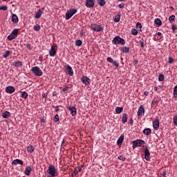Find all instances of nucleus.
<instances>
[{"label": "nucleus", "instance_id": "f03ea898", "mask_svg": "<svg viewBox=\"0 0 177 177\" xmlns=\"http://www.w3.org/2000/svg\"><path fill=\"white\" fill-rule=\"evenodd\" d=\"M31 71L36 77H42L44 75V72H42V70L39 66L32 67Z\"/></svg>", "mask_w": 177, "mask_h": 177}, {"label": "nucleus", "instance_id": "6ab92c4d", "mask_svg": "<svg viewBox=\"0 0 177 177\" xmlns=\"http://www.w3.org/2000/svg\"><path fill=\"white\" fill-rule=\"evenodd\" d=\"M32 171V168H31L30 166H27L25 169L24 174L25 175H27V176H30Z\"/></svg>", "mask_w": 177, "mask_h": 177}, {"label": "nucleus", "instance_id": "69168bd1", "mask_svg": "<svg viewBox=\"0 0 177 177\" xmlns=\"http://www.w3.org/2000/svg\"><path fill=\"white\" fill-rule=\"evenodd\" d=\"M157 35H158V37H161L162 33H161L160 32H158L157 33Z\"/></svg>", "mask_w": 177, "mask_h": 177}, {"label": "nucleus", "instance_id": "20e7f679", "mask_svg": "<svg viewBox=\"0 0 177 177\" xmlns=\"http://www.w3.org/2000/svg\"><path fill=\"white\" fill-rule=\"evenodd\" d=\"M132 143H133V149H136V147H142V145H146V142L140 139L133 140Z\"/></svg>", "mask_w": 177, "mask_h": 177}, {"label": "nucleus", "instance_id": "864d4df0", "mask_svg": "<svg viewBox=\"0 0 177 177\" xmlns=\"http://www.w3.org/2000/svg\"><path fill=\"white\" fill-rule=\"evenodd\" d=\"M26 48L28 49V50H31V49H32V46L30 44H28Z\"/></svg>", "mask_w": 177, "mask_h": 177}, {"label": "nucleus", "instance_id": "6e6552de", "mask_svg": "<svg viewBox=\"0 0 177 177\" xmlns=\"http://www.w3.org/2000/svg\"><path fill=\"white\" fill-rule=\"evenodd\" d=\"M57 48V45L56 44H53V46H51V48L49 51V55L51 57H53V56H56V53H57V50H56Z\"/></svg>", "mask_w": 177, "mask_h": 177}, {"label": "nucleus", "instance_id": "1a4fd4ad", "mask_svg": "<svg viewBox=\"0 0 177 177\" xmlns=\"http://www.w3.org/2000/svg\"><path fill=\"white\" fill-rule=\"evenodd\" d=\"M137 114L138 118H140L141 117H143V115H145V106H143V105H140L139 106Z\"/></svg>", "mask_w": 177, "mask_h": 177}, {"label": "nucleus", "instance_id": "79ce46f5", "mask_svg": "<svg viewBox=\"0 0 177 177\" xmlns=\"http://www.w3.org/2000/svg\"><path fill=\"white\" fill-rule=\"evenodd\" d=\"M118 158L119 160H120V161H125V160H127V158H125V156H124L123 155H120L118 157Z\"/></svg>", "mask_w": 177, "mask_h": 177}, {"label": "nucleus", "instance_id": "4d7b16f0", "mask_svg": "<svg viewBox=\"0 0 177 177\" xmlns=\"http://www.w3.org/2000/svg\"><path fill=\"white\" fill-rule=\"evenodd\" d=\"M124 6H125V4L124 3H122L118 5V7L120 8V9H122L124 8Z\"/></svg>", "mask_w": 177, "mask_h": 177}, {"label": "nucleus", "instance_id": "aec40b11", "mask_svg": "<svg viewBox=\"0 0 177 177\" xmlns=\"http://www.w3.org/2000/svg\"><path fill=\"white\" fill-rule=\"evenodd\" d=\"M82 171V167H77L75 169V171H73V173L72 174V177L73 176H77V175H78V174H80V172H81Z\"/></svg>", "mask_w": 177, "mask_h": 177}, {"label": "nucleus", "instance_id": "f704fd0d", "mask_svg": "<svg viewBox=\"0 0 177 177\" xmlns=\"http://www.w3.org/2000/svg\"><path fill=\"white\" fill-rule=\"evenodd\" d=\"M75 44L76 46H81V45H82V41H81V39H77L75 41Z\"/></svg>", "mask_w": 177, "mask_h": 177}, {"label": "nucleus", "instance_id": "6e6d98bb", "mask_svg": "<svg viewBox=\"0 0 177 177\" xmlns=\"http://www.w3.org/2000/svg\"><path fill=\"white\" fill-rule=\"evenodd\" d=\"M138 63H139V61L138 59H134L133 62V64L134 66H138Z\"/></svg>", "mask_w": 177, "mask_h": 177}, {"label": "nucleus", "instance_id": "8fccbe9b", "mask_svg": "<svg viewBox=\"0 0 177 177\" xmlns=\"http://www.w3.org/2000/svg\"><path fill=\"white\" fill-rule=\"evenodd\" d=\"M106 62H109V63H113L114 59H113V58H111V57H109L106 59Z\"/></svg>", "mask_w": 177, "mask_h": 177}, {"label": "nucleus", "instance_id": "9b49d317", "mask_svg": "<svg viewBox=\"0 0 177 177\" xmlns=\"http://www.w3.org/2000/svg\"><path fill=\"white\" fill-rule=\"evenodd\" d=\"M145 158L147 161H151V158H150V150L149 148H146L144 150Z\"/></svg>", "mask_w": 177, "mask_h": 177}, {"label": "nucleus", "instance_id": "09e8293b", "mask_svg": "<svg viewBox=\"0 0 177 177\" xmlns=\"http://www.w3.org/2000/svg\"><path fill=\"white\" fill-rule=\"evenodd\" d=\"M112 64L113 66H115L116 68L119 67L120 64L118 62H117L116 61H113V62H112Z\"/></svg>", "mask_w": 177, "mask_h": 177}, {"label": "nucleus", "instance_id": "58836bf2", "mask_svg": "<svg viewBox=\"0 0 177 177\" xmlns=\"http://www.w3.org/2000/svg\"><path fill=\"white\" fill-rule=\"evenodd\" d=\"M60 107H62V106H59V105H57L56 106H53V108L55 109V113H59V111H60Z\"/></svg>", "mask_w": 177, "mask_h": 177}, {"label": "nucleus", "instance_id": "bf43d9fd", "mask_svg": "<svg viewBox=\"0 0 177 177\" xmlns=\"http://www.w3.org/2000/svg\"><path fill=\"white\" fill-rule=\"evenodd\" d=\"M171 30H172L173 31H175V30H176V26L172 25V26H171Z\"/></svg>", "mask_w": 177, "mask_h": 177}, {"label": "nucleus", "instance_id": "f8f14e48", "mask_svg": "<svg viewBox=\"0 0 177 177\" xmlns=\"http://www.w3.org/2000/svg\"><path fill=\"white\" fill-rule=\"evenodd\" d=\"M66 71L68 75L73 77L74 75V71H73V68L70 65H66L65 66Z\"/></svg>", "mask_w": 177, "mask_h": 177}, {"label": "nucleus", "instance_id": "338daca9", "mask_svg": "<svg viewBox=\"0 0 177 177\" xmlns=\"http://www.w3.org/2000/svg\"><path fill=\"white\" fill-rule=\"evenodd\" d=\"M64 142H66V140L63 139L62 141V146H63V144L64 143Z\"/></svg>", "mask_w": 177, "mask_h": 177}, {"label": "nucleus", "instance_id": "052dcab7", "mask_svg": "<svg viewBox=\"0 0 177 177\" xmlns=\"http://www.w3.org/2000/svg\"><path fill=\"white\" fill-rule=\"evenodd\" d=\"M129 124H130L131 125H133V119L131 118V119L129 120Z\"/></svg>", "mask_w": 177, "mask_h": 177}, {"label": "nucleus", "instance_id": "39448f33", "mask_svg": "<svg viewBox=\"0 0 177 177\" xmlns=\"http://www.w3.org/2000/svg\"><path fill=\"white\" fill-rule=\"evenodd\" d=\"M18 34H19V29L15 28L12 31L11 34L8 36L7 38L9 41H12V39H16V38H17Z\"/></svg>", "mask_w": 177, "mask_h": 177}, {"label": "nucleus", "instance_id": "a211bd4d", "mask_svg": "<svg viewBox=\"0 0 177 177\" xmlns=\"http://www.w3.org/2000/svg\"><path fill=\"white\" fill-rule=\"evenodd\" d=\"M119 49L121 52H122V53H126V54L129 53V50H130L129 47L122 46V47H120Z\"/></svg>", "mask_w": 177, "mask_h": 177}, {"label": "nucleus", "instance_id": "680f3d73", "mask_svg": "<svg viewBox=\"0 0 177 177\" xmlns=\"http://www.w3.org/2000/svg\"><path fill=\"white\" fill-rule=\"evenodd\" d=\"M161 175L162 176L165 177V175H167V171H164Z\"/></svg>", "mask_w": 177, "mask_h": 177}, {"label": "nucleus", "instance_id": "393cba45", "mask_svg": "<svg viewBox=\"0 0 177 177\" xmlns=\"http://www.w3.org/2000/svg\"><path fill=\"white\" fill-rule=\"evenodd\" d=\"M2 117H3V118H9L10 117V112H9L8 111H5L2 113Z\"/></svg>", "mask_w": 177, "mask_h": 177}, {"label": "nucleus", "instance_id": "bb28decb", "mask_svg": "<svg viewBox=\"0 0 177 177\" xmlns=\"http://www.w3.org/2000/svg\"><path fill=\"white\" fill-rule=\"evenodd\" d=\"M120 20H121V14H117L113 19V21H115V23H118L120 22Z\"/></svg>", "mask_w": 177, "mask_h": 177}, {"label": "nucleus", "instance_id": "c85d7f7f", "mask_svg": "<svg viewBox=\"0 0 177 177\" xmlns=\"http://www.w3.org/2000/svg\"><path fill=\"white\" fill-rule=\"evenodd\" d=\"M27 150L28 151H29V153H34L35 150V147H34L32 145H29L28 147H27Z\"/></svg>", "mask_w": 177, "mask_h": 177}, {"label": "nucleus", "instance_id": "473e14b6", "mask_svg": "<svg viewBox=\"0 0 177 177\" xmlns=\"http://www.w3.org/2000/svg\"><path fill=\"white\" fill-rule=\"evenodd\" d=\"M174 99H176L177 97V85H176L174 86V97H173Z\"/></svg>", "mask_w": 177, "mask_h": 177}, {"label": "nucleus", "instance_id": "603ef678", "mask_svg": "<svg viewBox=\"0 0 177 177\" xmlns=\"http://www.w3.org/2000/svg\"><path fill=\"white\" fill-rule=\"evenodd\" d=\"M168 63H169V64H172V63H174V58L169 57V60H168Z\"/></svg>", "mask_w": 177, "mask_h": 177}, {"label": "nucleus", "instance_id": "dca6fc26", "mask_svg": "<svg viewBox=\"0 0 177 177\" xmlns=\"http://www.w3.org/2000/svg\"><path fill=\"white\" fill-rule=\"evenodd\" d=\"M95 6V0H86V8H93Z\"/></svg>", "mask_w": 177, "mask_h": 177}, {"label": "nucleus", "instance_id": "de8ad7c7", "mask_svg": "<svg viewBox=\"0 0 177 177\" xmlns=\"http://www.w3.org/2000/svg\"><path fill=\"white\" fill-rule=\"evenodd\" d=\"M136 28H138V30H142V24L138 22V23L136 24Z\"/></svg>", "mask_w": 177, "mask_h": 177}, {"label": "nucleus", "instance_id": "5fc2aeb1", "mask_svg": "<svg viewBox=\"0 0 177 177\" xmlns=\"http://www.w3.org/2000/svg\"><path fill=\"white\" fill-rule=\"evenodd\" d=\"M140 48L143 49L145 48V42H143L142 40H140Z\"/></svg>", "mask_w": 177, "mask_h": 177}, {"label": "nucleus", "instance_id": "0e129e2a", "mask_svg": "<svg viewBox=\"0 0 177 177\" xmlns=\"http://www.w3.org/2000/svg\"><path fill=\"white\" fill-rule=\"evenodd\" d=\"M57 94L56 93V91L53 92V96H56Z\"/></svg>", "mask_w": 177, "mask_h": 177}, {"label": "nucleus", "instance_id": "e2e57ef3", "mask_svg": "<svg viewBox=\"0 0 177 177\" xmlns=\"http://www.w3.org/2000/svg\"><path fill=\"white\" fill-rule=\"evenodd\" d=\"M144 95L145 96H149V91H145Z\"/></svg>", "mask_w": 177, "mask_h": 177}, {"label": "nucleus", "instance_id": "0eeeda50", "mask_svg": "<svg viewBox=\"0 0 177 177\" xmlns=\"http://www.w3.org/2000/svg\"><path fill=\"white\" fill-rule=\"evenodd\" d=\"M47 172L49 175H51V176H56V167L52 165H49L48 169L47 170Z\"/></svg>", "mask_w": 177, "mask_h": 177}, {"label": "nucleus", "instance_id": "4c0bfd02", "mask_svg": "<svg viewBox=\"0 0 177 177\" xmlns=\"http://www.w3.org/2000/svg\"><path fill=\"white\" fill-rule=\"evenodd\" d=\"M169 23H174L175 21V15H171L169 17Z\"/></svg>", "mask_w": 177, "mask_h": 177}, {"label": "nucleus", "instance_id": "2eb2a0df", "mask_svg": "<svg viewBox=\"0 0 177 177\" xmlns=\"http://www.w3.org/2000/svg\"><path fill=\"white\" fill-rule=\"evenodd\" d=\"M44 8L39 9L35 15V19H41V16L44 13Z\"/></svg>", "mask_w": 177, "mask_h": 177}, {"label": "nucleus", "instance_id": "c9c22d12", "mask_svg": "<svg viewBox=\"0 0 177 177\" xmlns=\"http://www.w3.org/2000/svg\"><path fill=\"white\" fill-rule=\"evenodd\" d=\"M9 55H10V51H9V50H6V52H5L4 54L3 55V57L4 59H6V58L9 56Z\"/></svg>", "mask_w": 177, "mask_h": 177}, {"label": "nucleus", "instance_id": "a18cd8bd", "mask_svg": "<svg viewBox=\"0 0 177 177\" xmlns=\"http://www.w3.org/2000/svg\"><path fill=\"white\" fill-rule=\"evenodd\" d=\"M173 122L175 127H177V115H175L173 118Z\"/></svg>", "mask_w": 177, "mask_h": 177}, {"label": "nucleus", "instance_id": "3c124183", "mask_svg": "<svg viewBox=\"0 0 177 177\" xmlns=\"http://www.w3.org/2000/svg\"><path fill=\"white\" fill-rule=\"evenodd\" d=\"M0 10H8V7L6 6H2L0 7Z\"/></svg>", "mask_w": 177, "mask_h": 177}, {"label": "nucleus", "instance_id": "cd10ccee", "mask_svg": "<svg viewBox=\"0 0 177 177\" xmlns=\"http://www.w3.org/2000/svg\"><path fill=\"white\" fill-rule=\"evenodd\" d=\"M143 133L144 135H151V129H150L149 128H147L143 130Z\"/></svg>", "mask_w": 177, "mask_h": 177}, {"label": "nucleus", "instance_id": "c03bdc74", "mask_svg": "<svg viewBox=\"0 0 177 177\" xmlns=\"http://www.w3.org/2000/svg\"><path fill=\"white\" fill-rule=\"evenodd\" d=\"M155 104H158V100H152L151 106L154 107Z\"/></svg>", "mask_w": 177, "mask_h": 177}, {"label": "nucleus", "instance_id": "37998d69", "mask_svg": "<svg viewBox=\"0 0 177 177\" xmlns=\"http://www.w3.org/2000/svg\"><path fill=\"white\" fill-rule=\"evenodd\" d=\"M59 120H60V118H59V115L56 114L54 116V121H55V122H59Z\"/></svg>", "mask_w": 177, "mask_h": 177}, {"label": "nucleus", "instance_id": "4468645a", "mask_svg": "<svg viewBox=\"0 0 177 177\" xmlns=\"http://www.w3.org/2000/svg\"><path fill=\"white\" fill-rule=\"evenodd\" d=\"M68 109L71 111V114L73 117L77 115V108H75V106H68Z\"/></svg>", "mask_w": 177, "mask_h": 177}, {"label": "nucleus", "instance_id": "a19ab883", "mask_svg": "<svg viewBox=\"0 0 177 177\" xmlns=\"http://www.w3.org/2000/svg\"><path fill=\"white\" fill-rule=\"evenodd\" d=\"M49 94V91H47V93L43 92L42 93V97L44 99H48V95Z\"/></svg>", "mask_w": 177, "mask_h": 177}, {"label": "nucleus", "instance_id": "b1692460", "mask_svg": "<svg viewBox=\"0 0 177 177\" xmlns=\"http://www.w3.org/2000/svg\"><path fill=\"white\" fill-rule=\"evenodd\" d=\"M14 67H23V62L21 61H17L12 63Z\"/></svg>", "mask_w": 177, "mask_h": 177}, {"label": "nucleus", "instance_id": "5701e85b", "mask_svg": "<svg viewBox=\"0 0 177 177\" xmlns=\"http://www.w3.org/2000/svg\"><path fill=\"white\" fill-rule=\"evenodd\" d=\"M124 138H125V136L124 135H121L118 141H117V144L118 146H121L122 145V142H124Z\"/></svg>", "mask_w": 177, "mask_h": 177}, {"label": "nucleus", "instance_id": "e433bc0d", "mask_svg": "<svg viewBox=\"0 0 177 177\" xmlns=\"http://www.w3.org/2000/svg\"><path fill=\"white\" fill-rule=\"evenodd\" d=\"M164 80H165V77L164 76V75L160 74L158 75V81H160L161 82L164 81Z\"/></svg>", "mask_w": 177, "mask_h": 177}, {"label": "nucleus", "instance_id": "9d476101", "mask_svg": "<svg viewBox=\"0 0 177 177\" xmlns=\"http://www.w3.org/2000/svg\"><path fill=\"white\" fill-rule=\"evenodd\" d=\"M81 81L82 82V84H84V85H86V86L91 85V79H89L88 77L86 76H83L81 78Z\"/></svg>", "mask_w": 177, "mask_h": 177}, {"label": "nucleus", "instance_id": "f257e3e1", "mask_svg": "<svg viewBox=\"0 0 177 177\" xmlns=\"http://www.w3.org/2000/svg\"><path fill=\"white\" fill-rule=\"evenodd\" d=\"M113 45H125V39L117 35L112 40Z\"/></svg>", "mask_w": 177, "mask_h": 177}, {"label": "nucleus", "instance_id": "ea45409f", "mask_svg": "<svg viewBox=\"0 0 177 177\" xmlns=\"http://www.w3.org/2000/svg\"><path fill=\"white\" fill-rule=\"evenodd\" d=\"M33 29L35 30V31H39V30H41V26L35 25Z\"/></svg>", "mask_w": 177, "mask_h": 177}, {"label": "nucleus", "instance_id": "423d86ee", "mask_svg": "<svg viewBox=\"0 0 177 177\" xmlns=\"http://www.w3.org/2000/svg\"><path fill=\"white\" fill-rule=\"evenodd\" d=\"M77 9H71L66 12V20H70L71 18L77 13Z\"/></svg>", "mask_w": 177, "mask_h": 177}, {"label": "nucleus", "instance_id": "72a5a7b5", "mask_svg": "<svg viewBox=\"0 0 177 177\" xmlns=\"http://www.w3.org/2000/svg\"><path fill=\"white\" fill-rule=\"evenodd\" d=\"M154 23L155 24H157V26H161L162 24V22L160 20V19H156Z\"/></svg>", "mask_w": 177, "mask_h": 177}, {"label": "nucleus", "instance_id": "412c9836", "mask_svg": "<svg viewBox=\"0 0 177 177\" xmlns=\"http://www.w3.org/2000/svg\"><path fill=\"white\" fill-rule=\"evenodd\" d=\"M12 21L14 23V24H17V23H19V17L16 14H12Z\"/></svg>", "mask_w": 177, "mask_h": 177}, {"label": "nucleus", "instance_id": "ddd939ff", "mask_svg": "<svg viewBox=\"0 0 177 177\" xmlns=\"http://www.w3.org/2000/svg\"><path fill=\"white\" fill-rule=\"evenodd\" d=\"M153 128L155 131H158V128H160V120L156 119L153 122Z\"/></svg>", "mask_w": 177, "mask_h": 177}, {"label": "nucleus", "instance_id": "7ed1b4c3", "mask_svg": "<svg viewBox=\"0 0 177 177\" xmlns=\"http://www.w3.org/2000/svg\"><path fill=\"white\" fill-rule=\"evenodd\" d=\"M91 28L93 29V30L95 31L96 32H100V31H103L104 30V26H103V25L91 24Z\"/></svg>", "mask_w": 177, "mask_h": 177}, {"label": "nucleus", "instance_id": "49530a36", "mask_svg": "<svg viewBox=\"0 0 177 177\" xmlns=\"http://www.w3.org/2000/svg\"><path fill=\"white\" fill-rule=\"evenodd\" d=\"M131 32L132 35H138V30L136 29H132Z\"/></svg>", "mask_w": 177, "mask_h": 177}, {"label": "nucleus", "instance_id": "f3484780", "mask_svg": "<svg viewBox=\"0 0 177 177\" xmlns=\"http://www.w3.org/2000/svg\"><path fill=\"white\" fill-rule=\"evenodd\" d=\"M15 89V87L12 86H8L6 88V93H14Z\"/></svg>", "mask_w": 177, "mask_h": 177}, {"label": "nucleus", "instance_id": "4be33fe9", "mask_svg": "<svg viewBox=\"0 0 177 177\" xmlns=\"http://www.w3.org/2000/svg\"><path fill=\"white\" fill-rule=\"evenodd\" d=\"M12 165H17V164H19V165H23L24 162L23 160L19 159H15L12 162Z\"/></svg>", "mask_w": 177, "mask_h": 177}, {"label": "nucleus", "instance_id": "7c9ffc66", "mask_svg": "<svg viewBox=\"0 0 177 177\" xmlns=\"http://www.w3.org/2000/svg\"><path fill=\"white\" fill-rule=\"evenodd\" d=\"M97 2L100 6H104L106 5V1L104 0H97Z\"/></svg>", "mask_w": 177, "mask_h": 177}, {"label": "nucleus", "instance_id": "2f4dec72", "mask_svg": "<svg viewBox=\"0 0 177 177\" xmlns=\"http://www.w3.org/2000/svg\"><path fill=\"white\" fill-rule=\"evenodd\" d=\"M21 97H23V99H27V97H28V94L26 91H21Z\"/></svg>", "mask_w": 177, "mask_h": 177}, {"label": "nucleus", "instance_id": "c756f323", "mask_svg": "<svg viewBox=\"0 0 177 177\" xmlns=\"http://www.w3.org/2000/svg\"><path fill=\"white\" fill-rule=\"evenodd\" d=\"M123 110H124V108L120 107V106H118L115 109V111H116L117 114H121V113H122Z\"/></svg>", "mask_w": 177, "mask_h": 177}, {"label": "nucleus", "instance_id": "13d9d810", "mask_svg": "<svg viewBox=\"0 0 177 177\" xmlns=\"http://www.w3.org/2000/svg\"><path fill=\"white\" fill-rule=\"evenodd\" d=\"M66 91H68V86H67L64 87L63 89H62L63 92H66Z\"/></svg>", "mask_w": 177, "mask_h": 177}, {"label": "nucleus", "instance_id": "a878e982", "mask_svg": "<svg viewBox=\"0 0 177 177\" xmlns=\"http://www.w3.org/2000/svg\"><path fill=\"white\" fill-rule=\"evenodd\" d=\"M128 121V115L127 113H124L122 117V124H125Z\"/></svg>", "mask_w": 177, "mask_h": 177}, {"label": "nucleus", "instance_id": "774afa93", "mask_svg": "<svg viewBox=\"0 0 177 177\" xmlns=\"http://www.w3.org/2000/svg\"><path fill=\"white\" fill-rule=\"evenodd\" d=\"M169 8H170V9H171V10H175V8H174V7H172V6H170Z\"/></svg>", "mask_w": 177, "mask_h": 177}]
</instances>
